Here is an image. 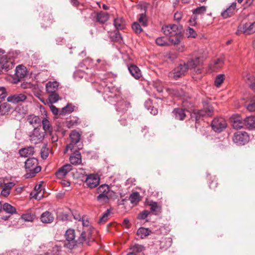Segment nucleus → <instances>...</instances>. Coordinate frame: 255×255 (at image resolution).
Returning a JSON list of instances; mask_svg holds the SVG:
<instances>
[{"label":"nucleus","mask_w":255,"mask_h":255,"mask_svg":"<svg viewBox=\"0 0 255 255\" xmlns=\"http://www.w3.org/2000/svg\"><path fill=\"white\" fill-rule=\"evenodd\" d=\"M182 13L181 12H177L174 14V19L179 21L182 18Z\"/></svg>","instance_id":"nucleus-64"},{"label":"nucleus","mask_w":255,"mask_h":255,"mask_svg":"<svg viewBox=\"0 0 255 255\" xmlns=\"http://www.w3.org/2000/svg\"><path fill=\"white\" fill-rule=\"evenodd\" d=\"M172 239L170 238H166L164 239H163V241L162 242H165L167 245L165 246L166 248H169L171 246L172 244Z\"/></svg>","instance_id":"nucleus-60"},{"label":"nucleus","mask_w":255,"mask_h":255,"mask_svg":"<svg viewBox=\"0 0 255 255\" xmlns=\"http://www.w3.org/2000/svg\"><path fill=\"white\" fill-rule=\"evenodd\" d=\"M99 93H102L104 99L111 104L115 106V108L119 114L125 113L130 108V103L127 100L123 99L117 91V89L112 85L106 84L105 81L101 83Z\"/></svg>","instance_id":"nucleus-1"},{"label":"nucleus","mask_w":255,"mask_h":255,"mask_svg":"<svg viewBox=\"0 0 255 255\" xmlns=\"http://www.w3.org/2000/svg\"><path fill=\"white\" fill-rule=\"evenodd\" d=\"M133 252L140 253L144 250V247L142 245L135 244L131 246L130 248Z\"/></svg>","instance_id":"nucleus-47"},{"label":"nucleus","mask_w":255,"mask_h":255,"mask_svg":"<svg viewBox=\"0 0 255 255\" xmlns=\"http://www.w3.org/2000/svg\"><path fill=\"white\" fill-rule=\"evenodd\" d=\"M111 213V210L107 209L100 218L98 223L99 224L105 223L108 220V217Z\"/></svg>","instance_id":"nucleus-45"},{"label":"nucleus","mask_w":255,"mask_h":255,"mask_svg":"<svg viewBox=\"0 0 255 255\" xmlns=\"http://www.w3.org/2000/svg\"><path fill=\"white\" fill-rule=\"evenodd\" d=\"M144 106L145 108L149 110L150 108L152 107V101L150 99H148L144 103Z\"/></svg>","instance_id":"nucleus-59"},{"label":"nucleus","mask_w":255,"mask_h":255,"mask_svg":"<svg viewBox=\"0 0 255 255\" xmlns=\"http://www.w3.org/2000/svg\"><path fill=\"white\" fill-rule=\"evenodd\" d=\"M12 109L11 105L7 102L0 105V115L3 116L8 114Z\"/></svg>","instance_id":"nucleus-31"},{"label":"nucleus","mask_w":255,"mask_h":255,"mask_svg":"<svg viewBox=\"0 0 255 255\" xmlns=\"http://www.w3.org/2000/svg\"><path fill=\"white\" fill-rule=\"evenodd\" d=\"M51 136V141L52 142H55L58 140V136L56 134H54L53 131H51V133H49Z\"/></svg>","instance_id":"nucleus-62"},{"label":"nucleus","mask_w":255,"mask_h":255,"mask_svg":"<svg viewBox=\"0 0 255 255\" xmlns=\"http://www.w3.org/2000/svg\"><path fill=\"white\" fill-rule=\"evenodd\" d=\"M34 152V147L30 146L20 149L19 151V153L21 156L26 157L32 155Z\"/></svg>","instance_id":"nucleus-30"},{"label":"nucleus","mask_w":255,"mask_h":255,"mask_svg":"<svg viewBox=\"0 0 255 255\" xmlns=\"http://www.w3.org/2000/svg\"><path fill=\"white\" fill-rule=\"evenodd\" d=\"M92 229L91 228L87 230L83 231L78 237L77 240H76V247L78 245H82L84 243L87 245L90 246V243L94 240V239L92 238Z\"/></svg>","instance_id":"nucleus-9"},{"label":"nucleus","mask_w":255,"mask_h":255,"mask_svg":"<svg viewBox=\"0 0 255 255\" xmlns=\"http://www.w3.org/2000/svg\"><path fill=\"white\" fill-rule=\"evenodd\" d=\"M44 20L50 25L54 22V17L51 13H48L44 16Z\"/></svg>","instance_id":"nucleus-53"},{"label":"nucleus","mask_w":255,"mask_h":255,"mask_svg":"<svg viewBox=\"0 0 255 255\" xmlns=\"http://www.w3.org/2000/svg\"><path fill=\"white\" fill-rule=\"evenodd\" d=\"M48 100L51 104L55 103L59 100V96L56 92L51 93L49 95Z\"/></svg>","instance_id":"nucleus-41"},{"label":"nucleus","mask_w":255,"mask_h":255,"mask_svg":"<svg viewBox=\"0 0 255 255\" xmlns=\"http://www.w3.org/2000/svg\"><path fill=\"white\" fill-rule=\"evenodd\" d=\"M97 193L99 195H111L113 196L115 193L111 190L110 187L108 184H104L100 185L97 189Z\"/></svg>","instance_id":"nucleus-21"},{"label":"nucleus","mask_w":255,"mask_h":255,"mask_svg":"<svg viewBox=\"0 0 255 255\" xmlns=\"http://www.w3.org/2000/svg\"><path fill=\"white\" fill-rule=\"evenodd\" d=\"M27 98L26 96L22 93L15 94L7 97V101L14 104L24 101Z\"/></svg>","instance_id":"nucleus-19"},{"label":"nucleus","mask_w":255,"mask_h":255,"mask_svg":"<svg viewBox=\"0 0 255 255\" xmlns=\"http://www.w3.org/2000/svg\"><path fill=\"white\" fill-rule=\"evenodd\" d=\"M225 79V75L224 74H219L217 75L215 80V85L219 87L223 82Z\"/></svg>","instance_id":"nucleus-46"},{"label":"nucleus","mask_w":255,"mask_h":255,"mask_svg":"<svg viewBox=\"0 0 255 255\" xmlns=\"http://www.w3.org/2000/svg\"><path fill=\"white\" fill-rule=\"evenodd\" d=\"M4 51L0 50V71H8L14 67V60L6 55H4Z\"/></svg>","instance_id":"nucleus-6"},{"label":"nucleus","mask_w":255,"mask_h":255,"mask_svg":"<svg viewBox=\"0 0 255 255\" xmlns=\"http://www.w3.org/2000/svg\"><path fill=\"white\" fill-rule=\"evenodd\" d=\"M100 178L97 174H89L87 176L85 183L90 188H94L100 183Z\"/></svg>","instance_id":"nucleus-15"},{"label":"nucleus","mask_w":255,"mask_h":255,"mask_svg":"<svg viewBox=\"0 0 255 255\" xmlns=\"http://www.w3.org/2000/svg\"><path fill=\"white\" fill-rule=\"evenodd\" d=\"M187 62H185V65L187 66L188 69H194L198 66H199L203 62V58L196 56L195 53H193L187 58Z\"/></svg>","instance_id":"nucleus-11"},{"label":"nucleus","mask_w":255,"mask_h":255,"mask_svg":"<svg viewBox=\"0 0 255 255\" xmlns=\"http://www.w3.org/2000/svg\"><path fill=\"white\" fill-rule=\"evenodd\" d=\"M49 155V149L45 146L42 147L41 150V156L43 159H46Z\"/></svg>","instance_id":"nucleus-54"},{"label":"nucleus","mask_w":255,"mask_h":255,"mask_svg":"<svg viewBox=\"0 0 255 255\" xmlns=\"http://www.w3.org/2000/svg\"><path fill=\"white\" fill-rule=\"evenodd\" d=\"M24 163L26 171L25 176L26 178L35 176L41 170V166L38 165V161L36 158H29L25 161Z\"/></svg>","instance_id":"nucleus-4"},{"label":"nucleus","mask_w":255,"mask_h":255,"mask_svg":"<svg viewBox=\"0 0 255 255\" xmlns=\"http://www.w3.org/2000/svg\"><path fill=\"white\" fill-rule=\"evenodd\" d=\"M58 83L56 81L48 82L46 85V90L47 93L56 92L58 87Z\"/></svg>","instance_id":"nucleus-32"},{"label":"nucleus","mask_w":255,"mask_h":255,"mask_svg":"<svg viewBox=\"0 0 255 255\" xmlns=\"http://www.w3.org/2000/svg\"><path fill=\"white\" fill-rule=\"evenodd\" d=\"M128 69L130 74L135 79H138L141 76V74L138 67L134 64H131L128 66Z\"/></svg>","instance_id":"nucleus-23"},{"label":"nucleus","mask_w":255,"mask_h":255,"mask_svg":"<svg viewBox=\"0 0 255 255\" xmlns=\"http://www.w3.org/2000/svg\"><path fill=\"white\" fill-rule=\"evenodd\" d=\"M129 199L131 203H137L139 201V194L137 192H133L130 195Z\"/></svg>","instance_id":"nucleus-44"},{"label":"nucleus","mask_w":255,"mask_h":255,"mask_svg":"<svg viewBox=\"0 0 255 255\" xmlns=\"http://www.w3.org/2000/svg\"><path fill=\"white\" fill-rule=\"evenodd\" d=\"M186 31L188 37L195 38L197 35L196 32L192 28L188 27Z\"/></svg>","instance_id":"nucleus-57"},{"label":"nucleus","mask_w":255,"mask_h":255,"mask_svg":"<svg viewBox=\"0 0 255 255\" xmlns=\"http://www.w3.org/2000/svg\"><path fill=\"white\" fill-rule=\"evenodd\" d=\"M197 14H194L191 16L190 19L189 20V22L191 25H195L196 23V20L197 19Z\"/></svg>","instance_id":"nucleus-58"},{"label":"nucleus","mask_w":255,"mask_h":255,"mask_svg":"<svg viewBox=\"0 0 255 255\" xmlns=\"http://www.w3.org/2000/svg\"><path fill=\"white\" fill-rule=\"evenodd\" d=\"M72 170V165L69 164H67L59 168L55 173V175L58 178H61L65 177L67 174Z\"/></svg>","instance_id":"nucleus-20"},{"label":"nucleus","mask_w":255,"mask_h":255,"mask_svg":"<svg viewBox=\"0 0 255 255\" xmlns=\"http://www.w3.org/2000/svg\"><path fill=\"white\" fill-rule=\"evenodd\" d=\"M2 209L8 214H13L16 213L15 208L7 203H5L2 205Z\"/></svg>","instance_id":"nucleus-35"},{"label":"nucleus","mask_w":255,"mask_h":255,"mask_svg":"<svg viewBox=\"0 0 255 255\" xmlns=\"http://www.w3.org/2000/svg\"><path fill=\"white\" fill-rule=\"evenodd\" d=\"M186 112H188L185 108H175L172 112V116L177 120L183 121L186 116Z\"/></svg>","instance_id":"nucleus-18"},{"label":"nucleus","mask_w":255,"mask_h":255,"mask_svg":"<svg viewBox=\"0 0 255 255\" xmlns=\"http://www.w3.org/2000/svg\"><path fill=\"white\" fill-rule=\"evenodd\" d=\"M151 232V231L148 228L141 227L137 230V235L139 236L140 238L143 239L149 235Z\"/></svg>","instance_id":"nucleus-34"},{"label":"nucleus","mask_w":255,"mask_h":255,"mask_svg":"<svg viewBox=\"0 0 255 255\" xmlns=\"http://www.w3.org/2000/svg\"><path fill=\"white\" fill-rule=\"evenodd\" d=\"M114 25L117 30H123L126 28V21L123 17H117L114 19Z\"/></svg>","instance_id":"nucleus-27"},{"label":"nucleus","mask_w":255,"mask_h":255,"mask_svg":"<svg viewBox=\"0 0 255 255\" xmlns=\"http://www.w3.org/2000/svg\"><path fill=\"white\" fill-rule=\"evenodd\" d=\"M249 140L248 133L244 131H238L234 134L233 141L239 145H244Z\"/></svg>","instance_id":"nucleus-14"},{"label":"nucleus","mask_w":255,"mask_h":255,"mask_svg":"<svg viewBox=\"0 0 255 255\" xmlns=\"http://www.w3.org/2000/svg\"><path fill=\"white\" fill-rule=\"evenodd\" d=\"M149 205L150 206V211L154 215H157L161 212V207L158 205L156 202L151 201Z\"/></svg>","instance_id":"nucleus-36"},{"label":"nucleus","mask_w":255,"mask_h":255,"mask_svg":"<svg viewBox=\"0 0 255 255\" xmlns=\"http://www.w3.org/2000/svg\"><path fill=\"white\" fill-rule=\"evenodd\" d=\"M1 195L4 196V197L8 196L10 194V190L8 189H6L5 188H3L1 192Z\"/></svg>","instance_id":"nucleus-63"},{"label":"nucleus","mask_w":255,"mask_h":255,"mask_svg":"<svg viewBox=\"0 0 255 255\" xmlns=\"http://www.w3.org/2000/svg\"><path fill=\"white\" fill-rule=\"evenodd\" d=\"M92 16L94 18L93 20L100 24L105 23L109 19V14L102 11L99 12H94L92 14Z\"/></svg>","instance_id":"nucleus-17"},{"label":"nucleus","mask_w":255,"mask_h":255,"mask_svg":"<svg viewBox=\"0 0 255 255\" xmlns=\"http://www.w3.org/2000/svg\"><path fill=\"white\" fill-rule=\"evenodd\" d=\"M238 30L246 34H251L255 32V21L239 25Z\"/></svg>","instance_id":"nucleus-16"},{"label":"nucleus","mask_w":255,"mask_h":255,"mask_svg":"<svg viewBox=\"0 0 255 255\" xmlns=\"http://www.w3.org/2000/svg\"><path fill=\"white\" fill-rule=\"evenodd\" d=\"M69 159L71 163L73 165L80 164L82 162L80 152L75 150L73 154L70 156Z\"/></svg>","instance_id":"nucleus-24"},{"label":"nucleus","mask_w":255,"mask_h":255,"mask_svg":"<svg viewBox=\"0 0 255 255\" xmlns=\"http://www.w3.org/2000/svg\"><path fill=\"white\" fill-rule=\"evenodd\" d=\"M192 11L193 14H194L202 15L205 13L206 11V7L205 6H201L193 9Z\"/></svg>","instance_id":"nucleus-48"},{"label":"nucleus","mask_w":255,"mask_h":255,"mask_svg":"<svg viewBox=\"0 0 255 255\" xmlns=\"http://www.w3.org/2000/svg\"><path fill=\"white\" fill-rule=\"evenodd\" d=\"M24 66L18 65L16 67L15 74L17 77L20 78L24 77L25 75V71L24 69Z\"/></svg>","instance_id":"nucleus-40"},{"label":"nucleus","mask_w":255,"mask_h":255,"mask_svg":"<svg viewBox=\"0 0 255 255\" xmlns=\"http://www.w3.org/2000/svg\"><path fill=\"white\" fill-rule=\"evenodd\" d=\"M227 126L226 121L222 117L214 118L211 123L213 130L218 133L223 131L227 128Z\"/></svg>","instance_id":"nucleus-10"},{"label":"nucleus","mask_w":255,"mask_h":255,"mask_svg":"<svg viewBox=\"0 0 255 255\" xmlns=\"http://www.w3.org/2000/svg\"><path fill=\"white\" fill-rule=\"evenodd\" d=\"M162 30L164 34L168 36L170 44H178L182 38L181 27L174 24L163 26Z\"/></svg>","instance_id":"nucleus-2"},{"label":"nucleus","mask_w":255,"mask_h":255,"mask_svg":"<svg viewBox=\"0 0 255 255\" xmlns=\"http://www.w3.org/2000/svg\"><path fill=\"white\" fill-rule=\"evenodd\" d=\"M244 124V123H243V122L240 120H234L233 121V127L234 128L237 129H240L243 128Z\"/></svg>","instance_id":"nucleus-51"},{"label":"nucleus","mask_w":255,"mask_h":255,"mask_svg":"<svg viewBox=\"0 0 255 255\" xmlns=\"http://www.w3.org/2000/svg\"><path fill=\"white\" fill-rule=\"evenodd\" d=\"M27 122L34 128L38 127L40 128L41 120L38 116L34 115H30L27 117Z\"/></svg>","instance_id":"nucleus-22"},{"label":"nucleus","mask_w":255,"mask_h":255,"mask_svg":"<svg viewBox=\"0 0 255 255\" xmlns=\"http://www.w3.org/2000/svg\"><path fill=\"white\" fill-rule=\"evenodd\" d=\"M50 108L51 112L55 115H58V113L60 112V111L59 112L58 108H57L55 106L52 105H51Z\"/></svg>","instance_id":"nucleus-61"},{"label":"nucleus","mask_w":255,"mask_h":255,"mask_svg":"<svg viewBox=\"0 0 255 255\" xmlns=\"http://www.w3.org/2000/svg\"><path fill=\"white\" fill-rule=\"evenodd\" d=\"M75 106L72 104H68L63 107L59 112V115L62 116L66 115L71 113L74 110Z\"/></svg>","instance_id":"nucleus-33"},{"label":"nucleus","mask_w":255,"mask_h":255,"mask_svg":"<svg viewBox=\"0 0 255 255\" xmlns=\"http://www.w3.org/2000/svg\"><path fill=\"white\" fill-rule=\"evenodd\" d=\"M138 21L141 23V25L146 27L147 26V17L145 13H140L138 15Z\"/></svg>","instance_id":"nucleus-42"},{"label":"nucleus","mask_w":255,"mask_h":255,"mask_svg":"<svg viewBox=\"0 0 255 255\" xmlns=\"http://www.w3.org/2000/svg\"><path fill=\"white\" fill-rule=\"evenodd\" d=\"M188 70L187 66L185 65V62L183 64H180L169 74V76L175 80H177L185 74Z\"/></svg>","instance_id":"nucleus-13"},{"label":"nucleus","mask_w":255,"mask_h":255,"mask_svg":"<svg viewBox=\"0 0 255 255\" xmlns=\"http://www.w3.org/2000/svg\"><path fill=\"white\" fill-rule=\"evenodd\" d=\"M81 134L76 130H72L69 135L71 142L66 145L64 150V153L67 152L69 150L74 149V145L78 143L81 139Z\"/></svg>","instance_id":"nucleus-12"},{"label":"nucleus","mask_w":255,"mask_h":255,"mask_svg":"<svg viewBox=\"0 0 255 255\" xmlns=\"http://www.w3.org/2000/svg\"><path fill=\"white\" fill-rule=\"evenodd\" d=\"M35 216L29 213L22 215L21 218L22 220L27 222H32L34 219Z\"/></svg>","instance_id":"nucleus-49"},{"label":"nucleus","mask_w":255,"mask_h":255,"mask_svg":"<svg viewBox=\"0 0 255 255\" xmlns=\"http://www.w3.org/2000/svg\"><path fill=\"white\" fill-rule=\"evenodd\" d=\"M7 96L6 89L3 87H0V103Z\"/></svg>","instance_id":"nucleus-55"},{"label":"nucleus","mask_w":255,"mask_h":255,"mask_svg":"<svg viewBox=\"0 0 255 255\" xmlns=\"http://www.w3.org/2000/svg\"><path fill=\"white\" fill-rule=\"evenodd\" d=\"M45 135V132L41 131L40 128L36 127L29 132L28 136L30 142L36 144L41 142Z\"/></svg>","instance_id":"nucleus-7"},{"label":"nucleus","mask_w":255,"mask_h":255,"mask_svg":"<svg viewBox=\"0 0 255 255\" xmlns=\"http://www.w3.org/2000/svg\"><path fill=\"white\" fill-rule=\"evenodd\" d=\"M71 214V211L69 212H60L58 213V218L60 220L62 221H65L69 220L70 215Z\"/></svg>","instance_id":"nucleus-39"},{"label":"nucleus","mask_w":255,"mask_h":255,"mask_svg":"<svg viewBox=\"0 0 255 255\" xmlns=\"http://www.w3.org/2000/svg\"><path fill=\"white\" fill-rule=\"evenodd\" d=\"M203 108L201 110H194L191 114V119L196 122L199 121L205 116L210 117L213 115L214 108L206 102H203Z\"/></svg>","instance_id":"nucleus-3"},{"label":"nucleus","mask_w":255,"mask_h":255,"mask_svg":"<svg viewBox=\"0 0 255 255\" xmlns=\"http://www.w3.org/2000/svg\"><path fill=\"white\" fill-rule=\"evenodd\" d=\"M149 214V212L147 210H144L140 213L137 216V219L139 220H144L146 218Z\"/></svg>","instance_id":"nucleus-56"},{"label":"nucleus","mask_w":255,"mask_h":255,"mask_svg":"<svg viewBox=\"0 0 255 255\" xmlns=\"http://www.w3.org/2000/svg\"><path fill=\"white\" fill-rule=\"evenodd\" d=\"M236 6L235 3H233L228 8L221 13L224 18H227L233 15Z\"/></svg>","instance_id":"nucleus-26"},{"label":"nucleus","mask_w":255,"mask_h":255,"mask_svg":"<svg viewBox=\"0 0 255 255\" xmlns=\"http://www.w3.org/2000/svg\"><path fill=\"white\" fill-rule=\"evenodd\" d=\"M156 43L159 46H167L170 44L167 41L165 37H159L155 40Z\"/></svg>","instance_id":"nucleus-43"},{"label":"nucleus","mask_w":255,"mask_h":255,"mask_svg":"<svg viewBox=\"0 0 255 255\" xmlns=\"http://www.w3.org/2000/svg\"><path fill=\"white\" fill-rule=\"evenodd\" d=\"M113 40L114 41L122 43L123 42V38L121 33L119 31L115 32L114 35L112 36Z\"/></svg>","instance_id":"nucleus-52"},{"label":"nucleus","mask_w":255,"mask_h":255,"mask_svg":"<svg viewBox=\"0 0 255 255\" xmlns=\"http://www.w3.org/2000/svg\"><path fill=\"white\" fill-rule=\"evenodd\" d=\"M40 220L43 223H51L54 221V217L51 213L49 211H46L41 214Z\"/></svg>","instance_id":"nucleus-25"},{"label":"nucleus","mask_w":255,"mask_h":255,"mask_svg":"<svg viewBox=\"0 0 255 255\" xmlns=\"http://www.w3.org/2000/svg\"><path fill=\"white\" fill-rule=\"evenodd\" d=\"M246 82L249 85L250 87L255 92V79L251 74H247L246 76H244ZM247 109L250 112L255 111V96L253 97L251 103L249 104Z\"/></svg>","instance_id":"nucleus-8"},{"label":"nucleus","mask_w":255,"mask_h":255,"mask_svg":"<svg viewBox=\"0 0 255 255\" xmlns=\"http://www.w3.org/2000/svg\"><path fill=\"white\" fill-rule=\"evenodd\" d=\"M81 122L79 119L77 117H73V119H71L67 122V127L69 128H71L76 127L80 124Z\"/></svg>","instance_id":"nucleus-37"},{"label":"nucleus","mask_w":255,"mask_h":255,"mask_svg":"<svg viewBox=\"0 0 255 255\" xmlns=\"http://www.w3.org/2000/svg\"><path fill=\"white\" fill-rule=\"evenodd\" d=\"M113 196L111 195H99L97 197V200L102 204H106L109 203L110 199L112 198Z\"/></svg>","instance_id":"nucleus-38"},{"label":"nucleus","mask_w":255,"mask_h":255,"mask_svg":"<svg viewBox=\"0 0 255 255\" xmlns=\"http://www.w3.org/2000/svg\"><path fill=\"white\" fill-rule=\"evenodd\" d=\"M131 27L134 32L136 34H139L142 31L141 25L137 22H134Z\"/></svg>","instance_id":"nucleus-50"},{"label":"nucleus","mask_w":255,"mask_h":255,"mask_svg":"<svg viewBox=\"0 0 255 255\" xmlns=\"http://www.w3.org/2000/svg\"><path fill=\"white\" fill-rule=\"evenodd\" d=\"M244 125L248 128H255V116H250L246 117L244 120Z\"/></svg>","instance_id":"nucleus-28"},{"label":"nucleus","mask_w":255,"mask_h":255,"mask_svg":"<svg viewBox=\"0 0 255 255\" xmlns=\"http://www.w3.org/2000/svg\"><path fill=\"white\" fill-rule=\"evenodd\" d=\"M65 241L64 247L69 250H73L76 247V240L75 239V231L74 229H68L65 234Z\"/></svg>","instance_id":"nucleus-5"},{"label":"nucleus","mask_w":255,"mask_h":255,"mask_svg":"<svg viewBox=\"0 0 255 255\" xmlns=\"http://www.w3.org/2000/svg\"><path fill=\"white\" fill-rule=\"evenodd\" d=\"M41 124L42 125V128L45 132V135L46 133H51L53 129L52 127L50 125V122L46 118H43L41 120Z\"/></svg>","instance_id":"nucleus-29"}]
</instances>
